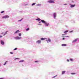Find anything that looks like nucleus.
<instances>
[{"instance_id": "obj_5", "label": "nucleus", "mask_w": 79, "mask_h": 79, "mask_svg": "<svg viewBox=\"0 0 79 79\" xmlns=\"http://www.w3.org/2000/svg\"><path fill=\"white\" fill-rule=\"evenodd\" d=\"M77 40V39H76L74 40H73L72 42L73 43H74V42H76Z\"/></svg>"}, {"instance_id": "obj_18", "label": "nucleus", "mask_w": 79, "mask_h": 79, "mask_svg": "<svg viewBox=\"0 0 79 79\" xmlns=\"http://www.w3.org/2000/svg\"><path fill=\"white\" fill-rule=\"evenodd\" d=\"M29 28H27V29H26V31H29Z\"/></svg>"}, {"instance_id": "obj_3", "label": "nucleus", "mask_w": 79, "mask_h": 79, "mask_svg": "<svg viewBox=\"0 0 79 79\" xmlns=\"http://www.w3.org/2000/svg\"><path fill=\"white\" fill-rule=\"evenodd\" d=\"M37 44H41V40H38L36 41Z\"/></svg>"}, {"instance_id": "obj_24", "label": "nucleus", "mask_w": 79, "mask_h": 79, "mask_svg": "<svg viewBox=\"0 0 79 79\" xmlns=\"http://www.w3.org/2000/svg\"><path fill=\"white\" fill-rule=\"evenodd\" d=\"M70 61H73V59H70Z\"/></svg>"}, {"instance_id": "obj_2", "label": "nucleus", "mask_w": 79, "mask_h": 79, "mask_svg": "<svg viewBox=\"0 0 79 79\" xmlns=\"http://www.w3.org/2000/svg\"><path fill=\"white\" fill-rule=\"evenodd\" d=\"M9 18V16L8 15H6L2 17V18L3 19L5 18V19H6V18Z\"/></svg>"}, {"instance_id": "obj_36", "label": "nucleus", "mask_w": 79, "mask_h": 79, "mask_svg": "<svg viewBox=\"0 0 79 79\" xmlns=\"http://www.w3.org/2000/svg\"><path fill=\"white\" fill-rule=\"evenodd\" d=\"M63 40H64V38H63Z\"/></svg>"}, {"instance_id": "obj_16", "label": "nucleus", "mask_w": 79, "mask_h": 79, "mask_svg": "<svg viewBox=\"0 0 79 79\" xmlns=\"http://www.w3.org/2000/svg\"><path fill=\"white\" fill-rule=\"evenodd\" d=\"M68 32V30H67L64 31V33H66Z\"/></svg>"}, {"instance_id": "obj_22", "label": "nucleus", "mask_w": 79, "mask_h": 79, "mask_svg": "<svg viewBox=\"0 0 79 79\" xmlns=\"http://www.w3.org/2000/svg\"><path fill=\"white\" fill-rule=\"evenodd\" d=\"M7 63V61H6V62H5V64H4V65H5V64H6Z\"/></svg>"}, {"instance_id": "obj_21", "label": "nucleus", "mask_w": 79, "mask_h": 79, "mask_svg": "<svg viewBox=\"0 0 79 79\" xmlns=\"http://www.w3.org/2000/svg\"><path fill=\"white\" fill-rule=\"evenodd\" d=\"M48 41H49V42H51V40H50V39H48Z\"/></svg>"}, {"instance_id": "obj_43", "label": "nucleus", "mask_w": 79, "mask_h": 79, "mask_svg": "<svg viewBox=\"0 0 79 79\" xmlns=\"http://www.w3.org/2000/svg\"><path fill=\"white\" fill-rule=\"evenodd\" d=\"M3 34V33H2L1 34Z\"/></svg>"}, {"instance_id": "obj_39", "label": "nucleus", "mask_w": 79, "mask_h": 79, "mask_svg": "<svg viewBox=\"0 0 79 79\" xmlns=\"http://www.w3.org/2000/svg\"><path fill=\"white\" fill-rule=\"evenodd\" d=\"M73 32V31H70V32Z\"/></svg>"}, {"instance_id": "obj_10", "label": "nucleus", "mask_w": 79, "mask_h": 79, "mask_svg": "<svg viewBox=\"0 0 79 79\" xmlns=\"http://www.w3.org/2000/svg\"><path fill=\"white\" fill-rule=\"evenodd\" d=\"M45 24L46 26H48V23H46V22H45Z\"/></svg>"}, {"instance_id": "obj_41", "label": "nucleus", "mask_w": 79, "mask_h": 79, "mask_svg": "<svg viewBox=\"0 0 79 79\" xmlns=\"http://www.w3.org/2000/svg\"><path fill=\"white\" fill-rule=\"evenodd\" d=\"M64 5H67V4H64Z\"/></svg>"}, {"instance_id": "obj_19", "label": "nucleus", "mask_w": 79, "mask_h": 79, "mask_svg": "<svg viewBox=\"0 0 79 79\" xmlns=\"http://www.w3.org/2000/svg\"><path fill=\"white\" fill-rule=\"evenodd\" d=\"M7 32H8V31H6V32H5V34H4L3 35H5V34H6V33H7Z\"/></svg>"}, {"instance_id": "obj_37", "label": "nucleus", "mask_w": 79, "mask_h": 79, "mask_svg": "<svg viewBox=\"0 0 79 79\" xmlns=\"http://www.w3.org/2000/svg\"><path fill=\"white\" fill-rule=\"evenodd\" d=\"M15 39H17V37H15Z\"/></svg>"}, {"instance_id": "obj_29", "label": "nucleus", "mask_w": 79, "mask_h": 79, "mask_svg": "<svg viewBox=\"0 0 79 79\" xmlns=\"http://www.w3.org/2000/svg\"><path fill=\"white\" fill-rule=\"evenodd\" d=\"M35 63H37L38 62H39V61H35Z\"/></svg>"}, {"instance_id": "obj_13", "label": "nucleus", "mask_w": 79, "mask_h": 79, "mask_svg": "<svg viewBox=\"0 0 79 79\" xmlns=\"http://www.w3.org/2000/svg\"><path fill=\"white\" fill-rule=\"evenodd\" d=\"M66 45H66V44H62V46H66Z\"/></svg>"}, {"instance_id": "obj_6", "label": "nucleus", "mask_w": 79, "mask_h": 79, "mask_svg": "<svg viewBox=\"0 0 79 79\" xmlns=\"http://www.w3.org/2000/svg\"><path fill=\"white\" fill-rule=\"evenodd\" d=\"M1 43L2 45H4V42H3V41L2 40L1 41Z\"/></svg>"}, {"instance_id": "obj_33", "label": "nucleus", "mask_w": 79, "mask_h": 79, "mask_svg": "<svg viewBox=\"0 0 79 79\" xmlns=\"http://www.w3.org/2000/svg\"><path fill=\"white\" fill-rule=\"evenodd\" d=\"M66 37H69V36H65Z\"/></svg>"}, {"instance_id": "obj_7", "label": "nucleus", "mask_w": 79, "mask_h": 79, "mask_svg": "<svg viewBox=\"0 0 79 79\" xmlns=\"http://www.w3.org/2000/svg\"><path fill=\"white\" fill-rule=\"evenodd\" d=\"M45 39H46V38H41V40H45Z\"/></svg>"}, {"instance_id": "obj_9", "label": "nucleus", "mask_w": 79, "mask_h": 79, "mask_svg": "<svg viewBox=\"0 0 79 79\" xmlns=\"http://www.w3.org/2000/svg\"><path fill=\"white\" fill-rule=\"evenodd\" d=\"M65 72H66V71H62V74H64V73H65Z\"/></svg>"}, {"instance_id": "obj_32", "label": "nucleus", "mask_w": 79, "mask_h": 79, "mask_svg": "<svg viewBox=\"0 0 79 79\" xmlns=\"http://www.w3.org/2000/svg\"><path fill=\"white\" fill-rule=\"evenodd\" d=\"M67 61H68V62H69V60H68V59L67 60Z\"/></svg>"}, {"instance_id": "obj_26", "label": "nucleus", "mask_w": 79, "mask_h": 79, "mask_svg": "<svg viewBox=\"0 0 79 79\" xmlns=\"http://www.w3.org/2000/svg\"><path fill=\"white\" fill-rule=\"evenodd\" d=\"M58 76V75H57L55 76L54 77H52V78H54V77H56V76Z\"/></svg>"}, {"instance_id": "obj_35", "label": "nucleus", "mask_w": 79, "mask_h": 79, "mask_svg": "<svg viewBox=\"0 0 79 79\" xmlns=\"http://www.w3.org/2000/svg\"><path fill=\"white\" fill-rule=\"evenodd\" d=\"M65 34H63L62 35H65Z\"/></svg>"}, {"instance_id": "obj_25", "label": "nucleus", "mask_w": 79, "mask_h": 79, "mask_svg": "<svg viewBox=\"0 0 79 79\" xmlns=\"http://www.w3.org/2000/svg\"><path fill=\"white\" fill-rule=\"evenodd\" d=\"M23 61H24L23 60H21L20 61H19V62H23Z\"/></svg>"}, {"instance_id": "obj_40", "label": "nucleus", "mask_w": 79, "mask_h": 79, "mask_svg": "<svg viewBox=\"0 0 79 79\" xmlns=\"http://www.w3.org/2000/svg\"><path fill=\"white\" fill-rule=\"evenodd\" d=\"M47 43H48V41H47Z\"/></svg>"}, {"instance_id": "obj_17", "label": "nucleus", "mask_w": 79, "mask_h": 79, "mask_svg": "<svg viewBox=\"0 0 79 79\" xmlns=\"http://www.w3.org/2000/svg\"><path fill=\"white\" fill-rule=\"evenodd\" d=\"M35 5V3H34L32 4V6H33Z\"/></svg>"}, {"instance_id": "obj_4", "label": "nucleus", "mask_w": 79, "mask_h": 79, "mask_svg": "<svg viewBox=\"0 0 79 79\" xmlns=\"http://www.w3.org/2000/svg\"><path fill=\"white\" fill-rule=\"evenodd\" d=\"M75 6H76V5H75V4L72 5H71L70 7H71V8H73V7H74Z\"/></svg>"}, {"instance_id": "obj_28", "label": "nucleus", "mask_w": 79, "mask_h": 79, "mask_svg": "<svg viewBox=\"0 0 79 79\" xmlns=\"http://www.w3.org/2000/svg\"><path fill=\"white\" fill-rule=\"evenodd\" d=\"M19 36H21V34L19 33Z\"/></svg>"}, {"instance_id": "obj_14", "label": "nucleus", "mask_w": 79, "mask_h": 79, "mask_svg": "<svg viewBox=\"0 0 79 79\" xmlns=\"http://www.w3.org/2000/svg\"><path fill=\"white\" fill-rule=\"evenodd\" d=\"M21 37H17V40L21 39Z\"/></svg>"}, {"instance_id": "obj_42", "label": "nucleus", "mask_w": 79, "mask_h": 79, "mask_svg": "<svg viewBox=\"0 0 79 79\" xmlns=\"http://www.w3.org/2000/svg\"><path fill=\"white\" fill-rule=\"evenodd\" d=\"M46 41H48V40H46Z\"/></svg>"}, {"instance_id": "obj_30", "label": "nucleus", "mask_w": 79, "mask_h": 79, "mask_svg": "<svg viewBox=\"0 0 79 79\" xmlns=\"http://www.w3.org/2000/svg\"><path fill=\"white\" fill-rule=\"evenodd\" d=\"M10 54H13V52H10Z\"/></svg>"}, {"instance_id": "obj_27", "label": "nucleus", "mask_w": 79, "mask_h": 79, "mask_svg": "<svg viewBox=\"0 0 79 79\" xmlns=\"http://www.w3.org/2000/svg\"><path fill=\"white\" fill-rule=\"evenodd\" d=\"M17 48H15L14 49V50H17Z\"/></svg>"}, {"instance_id": "obj_44", "label": "nucleus", "mask_w": 79, "mask_h": 79, "mask_svg": "<svg viewBox=\"0 0 79 79\" xmlns=\"http://www.w3.org/2000/svg\"><path fill=\"white\" fill-rule=\"evenodd\" d=\"M17 59H18V60H19V58H17Z\"/></svg>"}, {"instance_id": "obj_11", "label": "nucleus", "mask_w": 79, "mask_h": 79, "mask_svg": "<svg viewBox=\"0 0 79 79\" xmlns=\"http://www.w3.org/2000/svg\"><path fill=\"white\" fill-rule=\"evenodd\" d=\"M36 20L37 21H41V19L39 18H37V19H36Z\"/></svg>"}, {"instance_id": "obj_31", "label": "nucleus", "mask_w": 79, "mask_h": 79, "mask_svg": "<svg viewBox=\"0 0 79 79\" xmlns=\"http://www.w3.org/2000/svg\"><path fill=\"white\" fill-rule=\"evenodd\" d=\"M2 35H0V38H1L2 37Z\"/></svg>"}, {"instance_id": "obj_8", "label": "nucleus", "mask_w": 79, "mask_h": 79, "mask_svg": "<svg viewBox=\"0 0 79 79\" xmlns=\"http://www.w3.org/2000/svg\"><path fill=\"white\" fill-rule=\"evenodd\" d=\"M54 18L55 19V18H56V13H54Z\"/></svg>"}, {"instance_id": "obj_23", "label": "nucleus", "mask_w": 79, "mask_h": 79, "mask_svg": "<svg viewBox=\"0 0 79 79\" xmlns=\"http://www.w3.org/2000/svg\"><path fill=\"white\" fill-rule=\"evenodd\" d=\"M5 12V11H3L1 12V13H4Z\"/></svg>"}, {"instance_id": "obj_38", "label": "nucleus", "mask_w": 79, "mask_h": 79, "mask_svg": "<svg viewBox=\"0 0 79 79\" xmlns=\"http://www.w3.org/2000/svg\"><path fill=\"white\" fill-rule=\"evenodd\" d=\"M3 79V78H0V79Z\"/></svg>"}, {"instance_id": "obj_15", "label": "nucleus", "mask_w": 79, "mask_h": 79, "mask_svg": "<svg viewBox=\"0 0 79 79\" xmlns=\"http://www.w3.org/2000/svg\"><path fill=\"white\" fill-rule=\"evenodd\" d=\"M18 32H19V30H17V31L15 33V34H17V33Z\"/></svg>"}, {"instance_id": "obj_12", "label": "nucleus", "mask_w": 79, "mask_h": 79, "mask_svg": "<svg viewBox=\"0 0 79 79\" xmlns=\"http://www.w3.org/2000/svg\"><path fill=\"white\" fill-rule=\"evenodd\" d=\"M41 22L42 23H45L46 22L45 21H44V20H41Z\"/></svg>"}, {"instance_id": "obj_20", "label": "nucleus", "mask_w": 79, "mask_h": 79, "mask_svg": "<svg viewBox=\"0 0 79 79\" xmlns=\"http://www.w3.org/2000/svg\"><path fill=\"white\" fill-rule=\"evenodd\" d=\"M71 74H72V75L76 74V73H71Z\"/></svg>"}, {"instance_id": "obj_34", "label": "nucleus", "mask_w": 79, "mask_h": 79, "mask_svg": "<svg viewBox=\"0 0 79 79\" xmlns=\"http://www.w3.org/2000/svg\"><path fill=\"white\" fill-rule=\"evenodd\" d=\"M22 21V19H21V20H19V21Z\"/></svg>"}, {"instance_id": "obj_1", "label": "nucleus", "mask_w": 79, "mask_h": 79, "mask_svg": "<svg viewBox=\"0 0 79 79\" xmlns=\"http://www.w3.org/2000/svg\"><path fill=\"white\" fill-rule=\"evenodd\" d=\"M48 2H49L51 3H54L55 2H54V0H50L48 1Z\"/></svg>"}]
</instances>
